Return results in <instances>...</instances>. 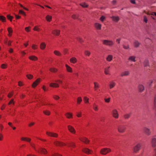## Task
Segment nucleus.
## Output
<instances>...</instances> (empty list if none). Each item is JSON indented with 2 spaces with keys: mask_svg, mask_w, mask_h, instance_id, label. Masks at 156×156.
Masks as SVG:
<instances>
[{
  "mask_svg": "<svg viewBox=\"0 0 156 156\" xmlns=\"http://www.w3.org/2000/svg\"><path fill=\"white\" fill-rule=\"evenodd\" d=\"M70 61L71 63L74 64L77 62V59L75 57H72L70 59Z\"/></svg>",
  "mask_w": 156,
  "mask_h": 156,
  "instance_id": "nucleus-25",
  "label": "nucleus"
},
{
  "mask_svg": "<svg viewBox=\"0 0 156 156\" xmlns=\"http://www.w3.org/2000/svg\"><path fill=\"white\" fill-rule=\"evenodd\" d=\"M80 5L83 8L87 7L88 5L85 3H82L80 4Z\"/></svg>",
  "mask_w": 156,
  "mask_h": 156,
  "instance_id": "nucleus-43",
  "label": "nucleus"
},
{
  "mask_svg": "<svg viewBox=\"0 0 156 156\" xmlns=\"http://www.w3.org/2000/svg\"><path fill=\"white\" fill-rule=\"evenodd\" d=\"M134 44L135 47L137 48L139 46L140 43L137 41L136 40L134 42Z\"/></svg>",
  "mask_w": 156,
  "mask_h": 156,
  "instance_id": "nucleus-29",
  "label": "nucleus"
},
{
  "mask_svg": "<svg viewBox=\"0 0 156 156\" xmlns=\"http://www.w3.org/2000/svg\"><path fill=\"white\" fill-rule=\"evenodd\" d=\"M103 42L104 44L110 46H112L114 44L113 41L111 40H104Z\"/></svg>",
  "mask_w": 156,
  "mask_h": 156,
  "instance_id": "nucleus-4",
  "label": "nucleus"
},
{
  "mask_svg": "<svg viewBox=\"0 0 156 156\" xmlns=\"http://www.w3.org/2000/svg\"><path fill=\"white\" fill-rule=\"evenodd\" d=\"M110 98H105V101L106 102L109 103L110 101Z\"/></svg>",
  "mask_w": 156,
  "mask_h": 156,
  "instance_id": "nucleus-51",
  "label": "nucleus"
},
{
  "mask_svg": "<svg viewBox=\"0 0 156 156\" xmlns=\"http://www.w3.org/2000/svg\"><path fill=\"white\" fill-rule=\"evenodd\" d=\"M111 151V150L109 148H105L101 149L100 152L102 155H106Z\"/></svg>",
  "mask_w": 156,
  "mask_h": 156,
  "instance_id": "nucleus-2",
  "label": "nucleus"
},
{
  "mask_svg": "<svg viewBox=\"0 0 156 156\" xmlns=\"http://www.w3.org/2000/svg\"><path fill=\"white\" fill-rule=\"evenodd\" d=\"M131 114V113H130L129 114H125L124 116V118L126 119H128L130 117Z\"/></svg>",
  "mask_w": 156,
  "mask_h": 156,
  "instance_id": "nucleus-34",
  "label": "nucleus"
},
{
  "mask_svg": "<svg viewBox=\"0 0 156 156\" xmlns=\"http://www.w3.org/2000/svg\"><path fill=\"white\" fill-rule=\"evenodd\" d=\"M43 112L44 114L47 115H49L50 114V112L48 110H44Z\"/></svg>",
  "mask_w": 156,
  "mask_h": 156,
  "instance_id": "nucleus-36",
  "label": "nucleus"
},
{
  "mask_svg": "<svg viewBox=\"0 0 156 156\" xmlns=\"http://www.w3.org/2000/svg\"><path fill=\"white\" fill-rule=\"evenodd\" d=\"M117 129L119 132L120 133H123L125 131L126 127L124 125H121L118 126Z\"/></svg>",
  "mask_w": 156,
  "mask_h": 156,
  "instance_id": "nucleus-3",
  "label": "nucleus"
},
{
  "mask_svg": "<svg viewBox=\"0 0 156 156\" xmlns=\"http://www.w3.org/2000/svg\"><path fill=\"white\" fill-rule=\"evenodd\" d=\"M82 101V99L81 97H80L77 98V103L78 104H80Z\"/></svg>",
  "mask_w": 156,
  "mask_h": 156,
  "instance_id": "nucleus-42",
  "label": "nucleus"
},
{
  "mask_svg": "<svg viewBox=\"0 0 156 156\" xmlns=\"http://www.w3.org/2000/svg\"><path fill=\"white\" fill-rule=\"evenodd\" d=\"M13 95V94L12 93H10L9 94H8V97L9 98L11 97Z\"/></svg>",
  "mask_w": 156,
  "mask_h": 156,
  "instance_id": "nucleus-63",
  "label": "nucleus"
},
{
  "mask_svg": "<svg viewBox=\"0 0 156 156\" xmlns=\"http://www.w3.org/2000/svg\"><path fill=\"white\" fill-rule=\"evenodd\" d=\"M52 156H62V155L59 154L57 153H55L54 154H53Z\"/></svg>",
  "mask_w": 156,
  "mask_h": 156,
  "instance_id": "nucleus-59",
  "label": "nucleus"
},
{
  "mask_svg": "<svg viewBox=\"0 0 156 156\" xmlns=\"http://www.w3.org/2000/svg\"><path fill=\"white\" fill-rule=\"evenodd\" d=\"M77 40L80 42H83V40L80 37H78L77 38Z\"/></svg>",
  "mask_w": 156,
  "mask_h": 156,
  "instance_id": "nucleus-58",
  "label": "nucleus"
},
{
  "mask_svg": "<svg viewBox=\"0 0 156 156\" xmlns=\"http://www.w3.org/2000/svg\"><path fill=\"white\" fill-rule=\"evenodd\" d=\"M49 86L50 87H59V85L58 83H51L49 84Z\"/></svg>",
  "mask_w": 156,
  "mask_h": 156,
  "instance_id": "nucleus-16",
  "label": "nucleus"
},
{
  "mask_svg": "<svg viewBox=\"0 0 156 156\" xmlns=\"http://www.w3.org/2000/svg\"><path fill=\"white\" fill-rule=\"evenodd\" d=\"M65 115L69 119L72 117V114L69 113L67 112L65 114Z\"/></svg>",
  "mask_w": 156,
  "mask_h": 156,
  "instance_id": "nucleus-30",
  "label": "nucleus"
},
{
  "mask_svg": "<svg viewBox=\"0 0 156 156\" xmlns=\"http://www.w3.org/2000/svg\"><path fill=\"white\" fill-rule=\"evenodd\" d=\"M46 134L49 136L54 137H57L58 136L57 134L51 132L47 131Z\"/></svg>",
  "mask_w": 156,
  "mask_h": 156,
  "instance_id": "nucleus-7",
  "label": "nucleus"
},
{
  "mask_svg": "<svg viewBox=\"0 0 156 156\" xmlns=\"http://www.w3.org/2000/svg\"><path fill=\"white\" fill-rule=\"evenodd\" d=\"M138 89L140 92H142L144 90V87L143 85L140 84L138 86Z\"/></svg>",
  "mask_w": 156,
  "mask_h": 156,
  "instance_id": "nucleus-21",
  "label": "nucleus"
},
{
  "mask_svg": "<svg viewBox=\"0 0 156 156\" xmlns=\"http://www.w3.org/2000/svg\"><path fill=\"white\" fill-rule=\"evenodd\" d=\"M83 152L87 154H91L92 152V151L87 148H84L82 150Z\"/></svg>",
  "mask_w": 156,
  "mask_h": 156,
  "instance_id": "nucleus-11",
  "label": "nucleus"
},
{
  "mask_svg": "<svg viewBox=\"0 0 156 156\" xmlns=\"http://www.w3.org/2000/svg\"><path fill=\"white\" fill-rule=\"evenodd\" d=\"M33 30L34 31H38L40 30V29L37 26H35L33 28Z\"/></svg>",
  "mask_w": 156,
  "mask_h": 156,
  "instance_id": "nucleus-45",
  "label": "nucleus"
},
{
  "mask_svg": "<svg viewBox=\"0 0 156 156\" xmlns=\"http://www.w3.org/2000/svg\"><path fill=\"white\" fill-rule=\"evenodd\" d=\"M112 113L113 116L115 118L117 119L119 117V114L116 109H114L112 111Z\"/></svg>",
  "mask_w": 156,
  "mask_h": 156,
  "instance_id": "nucleus-5",
  "label": "nucleus"
},
{
  "mask_svg": "<svg viewBox=\"0 0 156 156\" xmlns=\"http://www.w3.org/2000/svg\"><path fill=\"white\" fill-rule=\"evenodd\" d=\"M37 46L36 45L33 44L32 46V47L33 49H36L37 48Z\"/></svg>",
  "mask_w": 156,
  "mask_h": 156,
  "instance_id": "nucleus-60",
  "label": "nucleus"
},
{
  "mask_svg": "<svg viewBox=\"0 0 156 156\" xmlns=\"http://www.w3.org/2000/svg\"><path fill=\"white\" fill-rule=\"evenodd\" d=\"M113 56L112 55H109L106 58L107 61L108 62H111Z\"/></svg>",
  "mask_w": 156,
  "mask_h": 156,
  "instance_id": "nucleus-19",
  "label": "nucleus"
},
{
  "mask_svg": "<svg viewBox=\"0 0 156 156\" xmlns=\"http://www.w3.org/2000/svg\"><path fill=\"white\" fill-rule=\"evenodd\" d=\"M111 18L113 21L115 22H118L120 19L119 17L118 16H112Z\"/></svg>",
  "mask_w": 156,
  "mask_h": 156,
  "instance_id": "nucleus-13",
  "label": "nucleus"
},
{
  "mask_svg": "<svg viewBox=\"0 0 156 156\" xmlns=\"http://www.w3.org/2000/svg\"><path fill=\"white\" fill-rule=\"evenodd\" d=\"M144 65L145 67L149 66V61L148 60L146 59L145 60L144 63Z\"/></svg>",
  "mask_w": 156,
  "mask_h": 156,
  "instance_id": "nucleus-39",
  "label": "nucleus"
},
{
  "mask_svg": "<svg viewBox=\"0 0 156 156\" xmlns=\"http://www.w3.org/2000/svg\"><path fill=\"white\" fill-rule=\"evenodd\" d=\"M26 76L28 79H32L33 77V76L31 74L27 75H26Z\"/></svg>",
  "mask_w": 156,
  "mask_h": 156,
  "instance_id": "nucleus-47",
  "label": "nucleus"
},
{
  "mask_svg": "<svg viewBox=\"0 0 156 156\" xmlns=\"http://www.w3.org/2000/svg\"><path fill=\"white\" fill-rule=\"evenodd\" d=\"M136 57L134 56H131L129 57L128 60L131 61L135 62H136Z\"/></svg>",
  "mask_w": 156,
  "mask_h": 156,
  "instance_id": "nucleus-18",
  "label": "nucleus"
},
{
  "mask_svg": "<svg viewBox=\"0 0 156 156\" xmlns=\"http://www.w3.org/2000/svg\"><path fill=\"white\" fill-rule=\"evenodd\" d=\"M46 47V44L44 42L41 43L40 45V48L41 50H44Z\"/></svg>",
  "mask_w": 156,
  "mask_h": 156,
  "instance_id": "nucleus-24",
  "label": "nucleus"
},
{
  "mask_svg": "<svg viewBox=\"0 0 156 156\" xmlns=\"http://www.w3.org/2000/svg\"><path fill=\"white\" fill-rule=\"evenodd\" d=\"M80 139L81 141L84 142L86 144H87L89 142V140L85 137L80 138Z\"/></svg>",
  "mask_w": 156,
  "mask_h": 156,
  "instance_id": "nucleus-17",
  "label": "nucleus"
},
{
  "mask_svg": "<svg viewBox=\"0 0 156 156\" xmlns=\"http://www.w3.org/2000/svg\"><path fill=\"white\" fill-rule=\"evenodd\" d=\"M147 15H155L156 16V12H152L151 14L149 13H147Z\"/></svg>",
  "mask_w": 156,
  "mask_h": 156,
  "instance_id": "nucleus-61",
  "label": "nucleus"
},
{
  "mask_svg": "<svg viewBox=\"0 0 156 156\" xmlns=\"http://www.w3.org/2000/svg\"><path fill=\"white\" fill-rule=\"evenodd\" d=\"M8 31L9 33V36L10 37L12 35V30L11 27H9L8 28Z\"/></svg>",
  "mask_w": 156,
  "mask_h": 156,
  "instance_id": "nucleus-33",
  "label": "nucleus"
},
{
  "mask_svg": "<svg viewBox=\"0 0 156 156\" xmlns=\"http://www.w3.org/2000/svg\"><path fill=\"white\" fill-rule=\"evenodd\" d=\"M54 144L56 146H62L66 145L65 144L58 141H55L54 142Z\"/></svg>",
  "mask_w": 156,
  "mask_h": 156,
  "instance_id": "nucleus-9",
  "label": "nucleus"
},
{
  "mask_svg": "<svg viewBox=\"0 0 156 156\" xmlns=\"http://www.w3.org/2000/svg\"><path fill=\"white\" fill-rule=\"evenodd\" d=\"M115 85L116 83L115 82L113 81L110 82L109 85L110 89H112Z\"/></svg>",
  "mask_w": 156,
  "mask_h": 156,
  "instance_id": "nucleus-26",
  "label": "nucleus"
},
{
  "mask_svg": "<svg viewBox=\"0 0 156 156\" xmlns=\"http://www.w3.org/2000/svg\"><path fill=\"white\" fill-rule=\"evenodd\" d=\"M129 72L128 71H125L122 72L121 74V76L122 77L125 76H128L129 74Z\"/></svg>",
  "mask_w": 156,
  "mask_h": 156,
  "instance_id": "nucleus-12",
  "label": "nucleus"
},
{
  "mask_svg": "<svg viewBox=\"0 0 156 156\" xmlns=\"http://www.w3.org/2000/svg\"><path fill=\"white\" fill-rule=\"evenodd\" d=\"M21 140H22L27 141L28 142H30L31 140L30 138L27 137H22L21 138Z\"/></svg>",
  "mask_w": 156,
  "mask_h": 156,
  "instance_id": "nucleus-31",
  "label": "nucleus"
},
{
  "mask_svg": "<svg viewBox=\"0 0 156 156\" xmlns=\"http://www.w3.org/2000/svg\"><path fill=\"white\" fill-rule=\"evenodd\" d=\"M68 128L69 130L72 133L75 134L76 133V131L74 128L71 126L68 125Z\"/></svg>",
  "mask_w": 156,
  "mask_h": 156,
  "instance_id": "nucleus-8",
  "label": "nucleus"
},
{
  "mask_svg": "<svg viewBox=\"0 0 156 156\" xmlns=\"http://www.w3.org/2000/svg\"><path fill=\"white\" fill-rule=\"evenodd\" d=\"M153 108V109L156 112V94L155 95L154 97V106Z\"/></svg>",
  "mask_w": 156,
  "mask_h": 156,
  "instance_id": "nucleus-23",
  "label": "nucleus"
},
{
  "mask_svg": "<svg viewBox=\"0 0 156 156\" xmlns=\"http://www.w3.org/2000/svg\"><path fill=\"white\" fill-rule=\"evenodd\" d=\"M65 66L66 67V70L68 72H70V73L72 72V69L71 67H70L67 64H66L65 65Z\"/></svg>",
  "mask_w": 156,
  "mask_h": 156,
  "instance_id": "nucleus-20",
  "label": "nucleus"
},
{
  "mask_svg": "<svg viewBox=\"0 0 156 156\" xmlns=\"http://www.w3.org/2000/svg\"><path fill=\"white\" fill-rule=\"evenodd\" d=\"M60 30H53L52 33L53 34L56 35H58L60 33Z\"/></svg>",
  "mask_w": 156,
  "mask_h": 156,
  "instance_id": "nucleus-22",
  "label": "nucleus"
},
{
  "mask_svg": "<svg viewBox=\"0 0 156 156\" xmlns=\"http://www.w3.org/2000/svg\"><path fill=\"white\" fill-rule=\"evenodd\" d=\"M89 99L87 97H84L83 98V100L85 103H88Z\"/></svg>",
  "mask_w": 156,
  "mask_h": 156,
  "instance_id": "nucleus-46",
  "label": "nucleus"
},
{
  "mask_svg": "<svg viewBox=\"0 0 156 156\" xmlns=\"http://www.w3.org/2000/svg\"><path fill=\"white\" fill-rule=\"evenodd\" d=\"M121 40V38H118V39H117L116 40V42H117L118 44H119L120 43V41Z\"/></svg>",
  "mask_w": 156,
  "mask_h": 156,
  "instance_id": "nucleus-64",
  "label": "nucleus"
},
{
  "mask_svg": "<svg viewBox=\"0 0 156 156\" xmlns=\"http://www.w3.org/2000/svg\"><path fill=\"white\" fill-rule=\"evenodd\" d=\"M46 19L47 21L50 22L52 19V17L49 15H47L46 17Z\"/></svg>",
  "mask_w": 156,
  "mask_h": 156,
  "instance_id": "nucleus-38",
  "label": "nucleus"
},
{
  "mask_svg": "<svg viewBox=\"0 0 156 156\" xmlns=\"http://www.w3.org/2000/svg\"><path fill=\"white\" fill-rule=\"evenodd\" d=\"M93 109L95 111H97L98 110L97 106L95 104H94L93 105Z\"/></svg>",
  "mask_w": 156,
  "mask_h": 156,
  "instance_id": "nucleus-49",
  "label": "nucleus"
},
{
  "mask_svg": "<svg viewBox=\"0 0 156 156\" xmlns=\"http://www.w3.org/2000/svg\"><path fill=\"white\" fill-rule=\"evenodd\" d=\"M0 20L2 22H4L5 21L6 18L4 16H0Z\"/></svg>",
  "mask_w": 156,
  "mask_h": 156,
  "instance_id": "nucleus-41",
  "label": "nucleus"
},
{
  "mask_svg": "<svg viewBox=\"0 0 156 156\" xmlns=\"http://www.w3.org/2000/svg\"><path fill=\"white\" fill-rule=\"evenodd\" d=\"M94 84L95 90H96L97 88L100 87V85L98 83L96 82H94Z\"/></svg>",
  "mask_w": 156,
  "mask_h": 156,
  "instance_id": "nucleus-32",
  "label": "nucleus"
},
{
  "mask_svg": "<svg viewBox=\"0 0 156 156\" xmlns=\"http://www.w3.org/2000/svg\"><path fill=\"white\" fill-rule=\"evenodd\" d=\"M78 15H73L72 16V17L74 19H77L78 17Z\"/></svg>",
  "mask_w": 156,
  "mask_h": 156,
  "instance_id": "nucleus-54",
  "label": "nucleus"
},
{
  "mask_svg": "<svg viewBox=\"0 0 156 156\" xmlns=\"http://www.w3.org/2000/svg\"><path fill=\"white\" fill-rule=\"evenodd\" d=\"M7 18L10 21H11L13 17L12 16H10L9 15H7Z\"/></svg>",
  "mask_w": 156,
  "mask_h": 156,
  "instance_id": "nucleus-50",
  "label": "nucleus"
},
{
  "mask_svg": "<svg viewBox=\"0 0 156 156\" xmlns=\"http://www.w3.org/2000/svg\"><path fill=\"white\" fill-rule=\"evenodd\" d=\"M144 130L145 133L147 135H149L150 134V129L147 127L144 128Z\"/></svg>",
  "mask_w": 156,
  "mask_h": 156,
  "instance_id": "nucleus-14",
  "label": "nucleus"
},
{
  "mask_svg": "<svg viewBox=\"0 0 156 156\" xmlns=\"http://www.w3.org/2000/svg\"><path fill=\"white\" fill-rule=\"evenodd\" d=\"M19 13L20 14H23L24 16H26V14L25 12L22 10H19Z\"/></svg>",
  "mask_w": 156,
  "mask_h": 156,
  "instance_id": "nucleus-55",
  "label": "nucleus"
},
{
  "mask_svg": "<svg viewBox=\"0 0 156 156\" xmlns=\"http://www.w3.org/2000/svg\"><path fill=\"white\" fill-rule=\"evenodd\" d=\"M148 20L146 16H144V21L146 23H147Z\"/></svg>",
  "mask_w": 156,
  "mask_h": 156,
  "instance_id": "nucleus-52",
  "label": "nucleus"
},
{
  "mask_svg": "<svg viewBox=\"0 0 156 156\" xmlns=\"http://www.w3.org/2000/svg\"><path fill=\"white\" fill-rule=\"evenodd\" d=\"M69 146L73 147H75V145L74 143L71 142L70 144H69Z\"/></svg>",
  "mask_w": 156,
  "mask_h": 156,
  "instance_id": "nucleus-56",
  "label": "nucleus"
},
{
  "mask_svg": "<svg viewBox=\"0 0 156 156\" xmlns=\"http://www.w3.org/2000/svg\"><path fill=\"white\" fill-rule=\"evenodd\" d=\"M110 66H109L108 67H107L105 68V73L106 74H108V72H109V68H110Z\"/></svg>",
  "mask_w": 156,
  "mask_h": 156,
  "instance_id": "nucleus-35",
  "label": "nucleus"
},
{
  "mask_svg": "<svg viewBox=\"0 0 156 156\" xmlns=\"http://www.w3.org/2000/svg\"><path fill=\"white\" fill-rule=\"evenodd\" d=\"M90 54V52L86 50L84 51V54L85 55L89 56Z\"/></svg>",
  "mask_w": 156,
  "mask_h": 156,
  "instance_id": "nucleus-44",
  "label": "nucleus"
},
{
  "mask_svg": "<svg viewBox=\"0 0 156 156\" xmlns=\"http://www.w3.org/2000/svg\"><path fill=\"white\" fill-rule=\"evenodd\" d=\"M50 71L52 72H56L58 69L54 68H51L49 69Z\"/></svg>",
  "mask_w": 156,
  "mask_h": 156,
  "instance_id": "nucleus-40",
  "label": "nucleus"
},
{
  "mask_svg": "<svg viewBox=\"0 0 156 156\" xmlns=\"http://www.w3.org/2000/svg\"><path fill=\"white\" fill-rule=\"evenodd\" d=\"M30 27H25V30L26 31H27V32L29 31L30 30L29 28Z\"/></svg>",
  "mask_w": 156,
  "mask_h": 156,
  "instance_id": "nucleus-62",
  "label": "nucleus"
},
{
  "mask_svg": "<svg viewBox=\"0 0 156 156\" xmlns=\"http://www.w3.org/2000/svg\"><path fill=\"white\" fill-rule=\"evenodd\" d=\"M38 152H41L42 153L44 154H46L47 153V151L44 148H41L39 149V150L37 151Z\"/></svg>",
  "mask_w": 156,
  "mask_h": 156,
  "instance_id": "nucleus-15",
  "label": "nucleus"
},
{
  "mask_svg": "<svg viewBox=\"0 0 156 156\" xmlns=\"http://www.w3.org/2000/svg\"><path fill=\"white\" fill-rule=\"evenodd\" d=\"M54 54L57 56H61V53L58 51L55 50L54 51Z\"/></svg>",
  "mask_w": 156,
  "mask_h": 156,
  "instance_id": "nucleus-37",
  "label": "nucleus"
},
{
  "mask_svg": "<svg viewBox=\"0 0 156 156\" xmlns=\"http://www.w3.org/2000/svg\"><path fill=\"white\" fill-rule=\"evenodd\" d=\"M142 145V144L141 143H139L137 144L133 149V152L135 153H137L140 150Z\"/></svg>",
  "mask_w": 156,
  "mask_h": 156,
  "instance_id": "nucleus-1",
  "label": "nucleus"
},
{
  "mask_svg": "<svg viewBox=\"0 0 156 156\" xmlns=\"http://www.w3.org/2000/svg\"><path fill=\"white\" fill-rule=\"evenodd\" d=\"M40 78H38L34 82L32 85V86L33 87H35L40 82Z\"/></svg>",
  "mask_w": 156,
  "mask_h": 156,
  "instance_id": "nucleus-10",
  "label": "nucleus"
},
{
  "mask_svg": "<svg viewBox=\"0 0 156 156\" xmlns=\"http://www.w3.org/2000/svg\"><path fill=\"white\" fill-rule=\"evenodd\" d=\"M101 24L98 23H96L95 24V27L98 29L100 30L101 29Z\"/></svg>",
  "mask_w": 156,
  "mask_h": 156,
  "instance_id": "nucleus-28",
  "label": "nucleus"
},
{
  "mask_svg": "<svg viewBox=\"0 0 156 156\" xmlns=\"http://www.w3.org/2000/svg\"><path fill=\"white\" fill-rule=\"evenodd\" d=\"M53 98L55 100H58L60 98L58 96L56 95H53Z\"/></svg>",
  "mask_w": 156,
  "mask_h": 156,
  "instance_id": "nucleus-53",
  "label": "nucleus"
},
{
  "mask_svg": "<svg viewBox=\"0 0 156 156\" xmlns=\"http://www.w3.org/2000/svg\"><path fill=\"white\" fill-rule=\"evenodd\" d=\"M152 145L153 147H155L156 154L154 156H156V136H155L152 139L151 142Z\"/></svg>",
  "mask_w": 156,
  "mask_h": 156,
  "instance_id": "nucleus-6",
  "label": "nucleus"
},
{
  "mask_svg": "<svg viewBox=\"0 0 156 156\" xmlns=\"http://www.w3.org/2000/svg\"><path fill=\"white\" fill-rule=\"evenodd\" d=\"M105 19V17L104 16H102L100 18V20L102 22Z\"/></svg>",
  "mask_w": 156,
  "mask_h": 156,
  "instance_id": "nucleus-57",
  "label": "nucleus"
},
{
  "mask_svg": "<svg viewBox=\"0 0 156 156\" xmlns=\"http://www.w3.org/2000/svg\"><path fill=\"white\" fill-rule=\"evenodd\" d=\"M123 47L126 49H129V46L128 44H127L126 45H123Z\"/></svg>",
  "mask_w": 156,
  "mask_h": 156,
  "instance_id": "nucleus-48",
  "label": "nucleus"
},
{
  "mask_svg": "<svg viewBox=\"0 0 156 156\" xmlns=\"http://www.w3.org/2000/svg\"><path fill=\"white\" fill-rule=\"evenodd\" d=\"M29 59L30 60H33V61H36L38 59L34 55H32L29 57Z\"/></svg>",
  "mask_w": 156,
  "mask_h": 156,
  "instance_id": "nucleus-27",
  "label": "nucleus"
}]
</instances>
